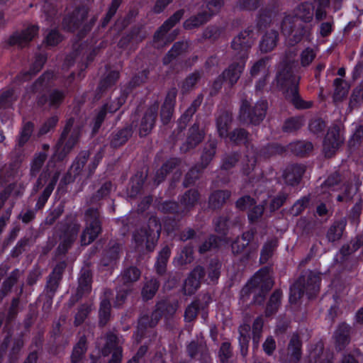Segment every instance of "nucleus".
<instances>
[{
	"label": "nucleus",
	"mask_w": 363,
	"mask_h": 363,
	"mask_svg": "<svg viewBox=\"0 0 363 363\" xmlns=\"http://www.w3.org/2000/svg\"><path fill=\"white\" fill-rule=\"evenodd\" d=\"M277 84L281 87L288 99L296 108H310L312 101H306L301 99L298 94V86L301 77L294 74L293 68L289 65H284L277 74Z\"/></svg>",
	"instance_id": "obj_1"
},
{
	"label": "nucleus",
	"mask_w": 363,
	"mask_h": 363,
	"mask_svg": "<svg viewBox=\"0 0 363 363\" xmlns=\"http://www.w3.org/2000/svg\"><path fill=\"white\" fill-rule=\"evenodd\" d=\"M162 226L157 217L152 216L147 223L136 229L133 238L135 249L140 252H152L160 238Z\"/></svg>",
	"instance_id": "obj_2"
},
{
	"label": "nucleus",
	"mask_w": 363,
	"mask_h": 363,
	"mask_svg": "<svg viewBox=\"0 0 363 363\" xmlns=\"http://www.w3.org/2000/svg\"><path fill=\"white\" fill-rule=\"evenodd\" d=\"M320 274L311 270L303 272L290 288V302L296 303L303 294L308 298L316 296L320 291Z\"/></svg>",
	"instance_id": "obj_3"
},
{
	"label": "nucleus",
	"mask_w": 363,
	"mask_h": 363,
	"mask_svg": "<svg viewBox=\"0 0 363 363\" xmlns=\"http://www.w3.org/2000/svg\"><path fill=\"white\" fill-rule=\"evenodd\" d=\"M273 286V281L267 269L258 271L253 277L245 284L240 291V297L243 301H247L249 296L253 294V301L262 304L266 294Z\"/></svg>",
	"instance_id": "obj_4"
},
{
	"label": "nucleus",
	"mask_w": 363,
	"mask_h": 363,
	"mask_svg": "<svg viewBox=\"0 0 363 363\" xmlns=\"http://www.w3.org/2000/svg\"><path fill=\"white\" fill-rule=\"evenodd\" d=\"M80 129L74 125V119L69 118L65 123L60 137L55 145L56 154L60 160L66 157L79 141Z\"/></svg>",
	"instance_id": "obj_5"
},
{
	"label": "nucleus",
	"mask_w": 363,
	"mask_h": 363,
	"mask_svg": "<svg viewBox=\"0 0 363 363\" xmlns=\"http://www.w3.org/2000/svg\"><path fill=\"white\" fill-rule=\"evenodd\" d=\"M280 29L291 46L300 43L308 32L307 27L302 22H299L296 16L287 12L283 14Z\"/></svg>",
	"instance_id": "obj_6"
},
{
	"label": "nucleus",
	"mask_w": 363,
	"mask_h": 363,
	"mask_svg": "<svg viewBox=\"0 0 363 363\" xmlns=\"http://www.w3.org/2000/svg\"><path fill=\"white\" fill-rule=\"evenodd\" d=\"M268 104L266 100H259L252 104L243 99L240 106L238 119L247 125H259L265 118Z\"/></svg>",
	"instance_id": "obj_7"
},
{
	"label": "nucleus",
	"mask_w": 363,
	"mask_h": 363,
	"mask_svg": "<svg viewBox=\"0 0 363 363\" xmlns=\"http://www.w3.org/2000/svg\"><path fill=\"white\" fill-rule=\"evenodd\" d=\"M85 228L81 235L82 245H88L94 242L101 233V220L97 208L90 207L84 213Z\"/></svg>",
	"instance_id": "obj_8"
},
{
	"label": "nucleus",
	"mask_w": 363,
	"mask_h": 363,
	"mask_svg": "<svg viewBox=\"0 0 363 363\" xmlns=\"http://www.w3.org/2000/svg\"><path fill=\"white\" fill-rule=\"evenodd\" d=\"M162 315H164L163 312L159 309V306L157 304L155 310L150 315L145 314L140 317L135 334L138 342L145 337H150L152 340L156 337V333L152 328L156 326Z\"/></svg>",
	"instance_id": "obj_9"
},
{
	"label": "nucleus",
	"mask_w": 363,
	"mask_h": 363,
	"mask_svg": "<svg viewBox=\"0 0 363 363\" xmlns=\"http://www.w3.org/2000/svg\"><path fill=\"white\" fill-rule=\"evenodd\" d=\"M254 35L253 28L247 27L233 39L231 48L236 60H247L249 52L255 43Z\"/></svg>",
	"instance_id": "obj_10"
},
{
	"label": "nucleus",
	"mask_w": 363,
	"mask_h": 363,
	"mask_svg": "<svg viewBox=\"0 0 363 363\" xmlns=\"http://www.w3.org/2000/svg\"><path fill=\"white\" fill-rule=\"evenodd\" d=\"M58 179L59 173L57 172L52 177L48 185L45 186L42 194L38 197L35 209H28L25 212H21L19 214L18 218L21 219L23 223L27 224L34 220L35 218V211L44 207L53 191Z\"/></svg>",
	"instance_id": "obj_11"
},
{
	"label": "nucleus",
	"mask_w": 363,
	"mask_h": 363,
	"mask_svg": "<svg viewBox=\"0 0 363 363\" xmlns=\"http://www.w3.org/2000/svg\"><path fill=\"white\" fill-rule=\"evenodd\" d=\"M256 233L257 230L252 228L244 232L241 237H238L231 244L232 252L240 255L246 252V256L249 257L258 248L257 243H251Z\"/></svg>",
	"instance_id": "obj_12"
},
{
	"label": "nucleus",
	"mask_w": 363,
	"mask_h": 363,
	"mask_svg": "<svg viewBox=\"0 0 363 363\" xmlns=\"http://www.w3.org/2000/svg\"><path fill=\"white\" fill-rule=\"evenodd\" d=\"M60 229L62 231V234L60 236V242L57 248V251L59 255H65L75 241L80 230V224L77 223L69 224L60 223Z\"/></svg>",
	"instance_id": "obj_13"
},
{
	"label": "nucleus",
	"mask_w": 363,
	"mask_h": 363,
	"mask_svg": "<svg viewBox=\"0 0 363 363\" xmlns=\"http://www.w3.org/2000/svg\"><path fill=\"white\" fill-rule=\"evenodd\" d=\"M344 138L340 134V128L337 125L331 126L324 138L323 152L325 157H333L342 145Z\"/></svg>",
	"instance_id": "obj_14"
},
{
	"label": "nucleus",
	"mask_w": 363,
	"mask_h": 363,
	"mask_svg": "<svg viewBox=\"0 0 363 363\" xmlns=\"http://www.w3.org/2000/svg\"><path fill=\"white\" fill-rule=\"evenodd\" d=\"M66 267V262L62 261L59 262L56 264L52 272L47 278L45 293L50 302H52V300L60 286Z\"/></svg>",
	"instance_id": "obj_15"
},
{
	"label": "nucleus",
	"mask_w": 363,
	"mask_h": 363,
	"mask_svg": "<svg viewBox=\"0 0 363 363\" xmlns=\"http://www.w3.org/2000/svg\"><path fill=\"white\" fill-rule=\"evenodd\" d=\"M10 343H11V345L9 351L8 357L11 363H14L17 362L21 356V352L24 346V340L21 336L11 340L10 335H6L0 344L1 356L6 353Z\"/></svg>",
	"instance_id": "obj_16"
},
{
	"label": "nucleus",
	"mask_w": 363,
	"mask_h": 363,
	"mask_svg": "<svg viewBox=\"0 0 363 363\" xmlns=\"http://www.w3.org/2000/svg\"><path fill=\"white\" fill-rule=\"evenodd\" d=\"M158 109L159 104L155 102L144 113L139 127V135L140 137L146 136L152 131L157 118Z\"/></svg>",
	"instance_id": "obj_17"
},
{
	"label": "nucleus",
	"mask_w": 363,
	"mask_h": 363,
	"mask_svg": "<svg viewBox=\"0 0 363 363\" xmlns=\"http://www.w3.org/2000/svg\"><path fill=\"white\" fill-rule=\"evenodd\" d=\"M206 275V271L201 266L196 267L189 274L185 280L184 285V293L185 295L191 296L199 288L201 281Z\"/></svg>",
	"instance_id": "obj_18"
},
{
	"label": "nucleus",
	"mask_w": 363,
	"mask_h": 363,
	"mask_svg": "<svg viewBox=\"0 0 363 363\" xmlns=\"http://www.w3.org/2000/svg\"><path fill=\"white\" fill-rule=\"evenodd\" d=\"M352 333V328L350 325L342 323L337 325L333 335L337 351L343 350L350 344Z\"/></svg>",
	"instance_id": "obj_19"
},
{
	"label": "nucleus",
	"mask_w": 363,
	"mask_h": 363,
	"mask_svg": "<svg viewBox=\"0 0 363 363\" xmlns=\"http://www.w3.org/2000/svg\"><path fill=\"white\" fill-rule=\"evenodd\" d=\"M147 35L146 30L143 26H136L123 35L118 42L120 48L135 46L141 43Z\"/></svg>",
	"instance_id": "obj_20"
},
{
	"label": "nucleus",
	"mask_w": 363,
	"mask_h": 363,
	"mask_svg": "<svg viewBox=\"0 0 363 363\" xmlns=\"http://www.w3.org/2000/svg\"><path fill=\"white\" fill-rule=\"evenodd\" d=\"M302 341L297 334H293L287 346L284 363H298L302 355Z\"/></svg>",
	"instance_id": "obj_21"
},
{
	"label": "nucleus",
	"mask_w": 363,
	"mask_h": 363,
	"mask_svg": "<svg viewBox=\"0 0 363 363\" xmlns=\"http://www.w3.org/2000/svg\"><path fill=\"white\" fill-rule=\"evenodd\" d=\"M237 60L232 62L221 74L225 81L228 82L230 86L237 83L245 67V60Z\"/></svg>",
	"instance_id": "obj_22"
},
{
	"label": "nucleus",
	"mask_w": 363,
	"mask_h": 363,
	"mask_svg": "<svg viewBox=\"0 0 363 363\" xmlns=\"http://www.w3.org/2000/svg\"><path fill=\"white\" fill-rule=\"evenodd\" d=\"M92 272L88 266L83 267L79 274L77 295L79 297L88 295L91 290Z\"/></svg>",
	"instance_id": "obj_23"
},
{
	"label": "nucleus",
	"mask_w": 363,
	"mask_h": 363,
	"mask_svg": "<svg viewBox=\"0 0 363 363\" xmlns=\"http://www.w3.org/2000/svg\"><path fill=\"white\" fill-rule=\"evenodd\" d=\"M67 92L65 90L52 89L48 96L43 95L38 99V104L43 106L48 103L51 108H57L64 101Z\"/></svg>",
	"instance_id": "obj_24"
},
{
	"label": "nucleus",
	"mask_w": 363,
	"mask_h": 363,
	"mask_svg": "<svg viewBox=\"0 0 363 363\" xmlns=\"http://www.w3.org/2000/svg\"><path fill=\"white\" fill-rule=\"evenodd\" d=\"M87 18V11L83 9L74 10L63 20V26L69 31L77 29Z\"/></svg>",
	"instance_id": "obj_25"
},
{
	"label": "nucleus",
	"mask_w": 363,
	"mask_h": 363,
	"mask_svg": "<svg viewBox=\"0 0 363 363\" xmlns=\"http://www.w3.org/2000/svg\"><path fill=\"white\" fill-rule=\"evenodd\" d=\"M38 27L31 26L22 31L21 33H15L9 38L11 45H18L21 48L25 47L30 41L33 40L37 34Z\"/></svg>",
	"instance_id": "obj_26"
},
{
	"label": "nucleus",
	"mask_w": 363,
	"mask_h": 363,
	"mask_svg": "<svg viewBox=\"0 0 363 363\" xmlns=\"http://www.w3.org/2000/svg\"><path fill=\"white\" fill-rule=\"evenodd\" d=\"M293 14L302 23H311L314 17V6L308 1L302 2L295 7Z\"/></svg>",
	"instance_id": "obj_27"
},
{
	"label": "nucleus",
	"mask_w": 363,
	"mask_h": 363,
	"mask_svg": "<svg viewBox=\"0 0 363 363\" xmlns=\"http://www.w3.org/2000/svg\"><path fill=\"white\" fill-rule=\"evenodd\" d=\"M108 246V249L101 258V263L103 266L113 267L119 259L121 245L116 242H111Z\"/></svg>",
	"instance_id": "obj_28"
},
{
	"label": "nucleus",
	"mask_w": 363,
	"mask_h": 363,
	"mask_svg": "<svg viewBox=\"0 0 363 363\" xmlns=\"http://www.w3.org/2000/svg\"><path fill=\"white\" fill-rule=\"evenodd\" d=\"M132 134L133 128L130 125L113 131L109 136L111 147L113 148H117L123 145L132 136Z\"/></svg>",
	"instance_id": "obj_29"
},
{
	"label": "nucleus",
	"mask_w": 363,
	"mask_h": 363,
	"mask_svg": "<svg viewBox=\"0 0 363 363\" xmlns=\"http://www.w3.org/2000/svg\"><path fill=\"white\" fill-rule=\"evenodd\" d=\"M304 172V166L301 164H292L286 168L283 174V177L286 184L295 186L300 182Z\"/></svg>",
	"instance_id": "obj_30"
},
{
	"label": "nucleus",
	"mask_w": 363,
	"mask_h": 363,
	"mask_svg": "<svg viewBox=\"0 0 363 363\" xmlns=\"http://www.w3.org/2000/svg\"><path fill=\"white\" fill-rule=\"evenodd\" d=\"M232 121L233 117L230 113L226 111L219 113L216 121V129L219 137L227 139Z\"/></svg>",
	"instance_id": "obj_31"
},
{
	"label": "nucleus",
	"mask_w": 363,
	"mask_h": 363,
	"mask_svg": "<svg viewBox=\"0 0 363 363\" xmlns=\"http://www.w3.org/2000/svg\"><path fill=\"white\" fill-rule=\"evenodd\" d=\"M204 135L203 130L199 128L197 123H195L189 130V135L182 149L187 151L195 147L203 140Z\"/></svg>",
	"instance_id": "obj_32"
},
{
	"label": "nucleus",
	"mask_w": 363,
	"mask_h": 363,
	"mask_svg": "<svg viewBox=\"0 0 363 363\" xmlns=\"http://www.w3.org/2000/svg\"><path fill=\"white\" fill-rule=\"evenodd\" d=\"M123 344V339L122 337H118L113 333H110L106 336V342L105 346L102 349V354L104 356H108L110 353L115 354L118 350L120 352V355L122 354V345Z\"/></svg>",
	"instance_id": "obj_33"
},
{
	"label": "nucleus",
	"mask_w": 363,
	"mask_h": 363,
	"mask_svg": "<svg viewBox=\"0 0 363 363\" xmlns=\"http://www.w3.org/2000/svg\"><path fill=\"white\" fill-rule=\"evenodd\" d=\"M279 40V33L276 30H270L265 33L259 43L261 52L267 53L272 51Z\"/></svg>",
	"instance_id": "obj_34"
},
{
	"label": "nucleus",
	"mask_w": 363,
	"mask_h": 363,
	"mask_svg": "<svg viewBox=\"0 0 363 363\" xmlns=\"http://www.w3.org/2000/svg\"><path fill=\"white\" fill-rule=\"evenodd\" d=\"M87 351V342L85 335L79 337L77 343L74 346L70 356L69 363H84L83 360Z\"/></svg>",
	"instance_id": "obj_35"
},
{
	"label": "nucleus",
	"mask_w": 363,
	"mask_h": 363,
	"mask_svg": "<svg viewBox=\"0 0 363 363\" xmlns=\"http://www.w3.org/2000/svg\"><path fill=\"white\" fill-rule=\"evenodd\" d=\"M184 14V9L177 11L161 26L159 30L155 34V39L159 40L162 38L163 35L181 20Z\"/></svg>",
	"instance_id": "obj_36"
},
{
	"label": "nucleus",
	"mask_w": 363,
	"mask_h": 363,
	"mask_svg": "<svg viewBox=\"0 0 363 363\" xmlns=\"http://www.w3.org/2000/svg\"><path fill=\"white\" fill-rule=\"evenodd\" d=\"M184 14V9L177 11L161 26L159 30L155 34V39L159 40L162 38L163 35L181 20Z\"/></svg>",
	"instance_id": "obj_37"
},
{
	"label": "nucleus",
	"mask_w": 363,
	"mask_h": 363,
	"mask_svg": "<svg viewBox=\"0 0 363 363\" xmlns=\"http://www.w3.org/2000/svg\"><path fill=\"white\" fill-rule=\"evenodd\" d=\"M269 57H264L255 62L251 67L250 74L251 77H257L258 76L269 77Z\"/></svg>",
	"instance_id": "obj_38"
},
{
	"label": "nucleus",
	"mask_w": 363,
	"mask_h": 363,
	"mask_svg": "<svg viewBox=\"0 0 363 363\" xmlns=\"http://www.w3.org/2000/svg\"><path fill=\"white\" fill-rule=\"evenodd\" d=\"M230 192L228 190H218L213 192L208 199L209 208L212 209L220 208L230 197Z\"/></svg>",
	"instance_id": "obj_39"
},
{
	"label": "nucleus",
	"mask_w": 363,
	"mask_h": 363,
	"mask_svg": "<svg viewBox=\"0 0 363 363\" xmlns=\"http://www.w3.org/2000/svg\"><path fill=\"white\" fill-rule=\"evenodd\" d=\"M194 260V250L190 245L184 246L180 252L174 258L173 263L177 267L191 263Z\"/></svg>",
	"instance_id": "obj_40"
},
{
	"label": "nucleus",
	"mask_w": 363,
	"mask_h": 363,
	"mask_svg": "<svg viewBox=\"0 0 363 363\" xmlns=\"http://www.w3.org/2000/svg\"><path fill=\"white\" fill-rule=\"evenodd\" d=\"M346 225L347 220L344 218L335 221L327 232L326 237L328 241L335 242L340 240Z\"/></svg>",
	"instance_id": "obj_41"
},
{
	"label": "nucleus",
	"mask_w": 363,
	"mask_h": 363,
	"mask_svg": "<svg viewBox=\"0 0 363 363\" xmlns=\"http://www.w3.org/2000/svg\"><path fill=\"white\" fill-rule=\"evenodd\" d=\"M179 163V160L176 158H172L167 161L162 167L158 169L154 178V182L156 185H159L162 182L166 176L175 169Z\"/></svg>",
	"instance_id": "obj_42"
},
{
	"label": "nucleus",
	"mask_w": 363,
	"mask_h": 363,
	"mask_svg": "<svg viewBox=\"0 0 363 363\" xmlns=\"http://www.w3.org/2000/svg\"><path fill=\"white\" fill-rule=\"evenodd\" d=\"M90 156V152L88 150L81 151L75 160L74 161L72 165L71 166L68 174L70 176H73L75 178L78 176L81 172L82 171L84 165L88 161V159Z\"/></svg>",
	"instance_id": "obj_43"
},
{
	"label": "nucleus",
	"mask_w": 363,
	"mask_h": 363,
	"mask_svg": "<svg viewBox=\"0 0 363 363\" xmlns=\"http://www.w3.org/2000/svg\"><path fill=\"white\" fill-rule=\"evenodd\" d=\"M189 44L187 41H181L175 43L171 50L163 58L164 65L169 64L174 59L179 55L187 52Z\"/></svg>",
	"instance_id": "obj_44"
},
{
	"label": "nucleus",
	"mask_w": 363,
	"mask_h": 363,
	"mask_svg": "<svg viewBox=\"0 0 363 363\" xmlns=\"http://www.w3.org/2000/svg\"><path fill=\"white\" fill-rule=\"evenodd\" d=\"M203 99L202 94H199L196 98L192 101L190 106L185 111L179 118V124H183L182 128H184L188 122L191 119L192 116L196 112L197 109L201 106Z\"/></svg>",
	"instance_id": "obj_45"
},
{
	"label": "nucleus",
	"mask_w": 363,
	"mask_h": 363,
	"mask_svg": "<svg viewBox=\"0 0 363 363\" xmlns=\"http://www.w3.org/2000/svg\"><path fill=\"white\" fill-rule=\"evenodd\" d=\"M250 134L242 128H235L230 132L227 137V140L234 145H247L249 142Z\"/></svg>",
	"instance_id": "obj_46"
},
{
	"label": "nucleus",
	"mask_w": 363,
	"mask_h": 363,
	"mask_svg": "<svg viewBox=\"0 0 363 363\" xmlns=\"http://www.w3.org/2000/svg\"><path fill=\"white\" fill-rule=\"evenodd\" d=\"M199 199V194L195 189L186 191L182 196L180 202L184 210V216L195 206Z\"/></svg>",
	"instance_id": "obj_47"
},
{
	"label": "nucleus",
	"mask_w": 363,
	"mask_h": 363,
	"mask_svg": "<svg viewBox=\"0 0 363 363\" xmlns=\"http://www.w3.org/2000/svg\"><path fill=\"white\" fill-rule=\"evenodd\" d=\"M217 147V141L216 140H209L203 148V153L201 157V164L199 166L203 169L213 158Z\"/></svg>",
	"instance_id": "obj_48"
},
{
	"label": "nucleus",
	"mask_w": 363,
	"mask_h": 363,
	"mask_svg": "<svg viewBox=\"0 0 363 363\" xmlns=\"http://www.w3.org/2000/svg\"><path fill=\"white\" fill-rule=\"evenodd\" d=\"M141 275L140 270L136 267H129L123 269L119 277V280L125 286H130L131 284L137 281Z\"/></svg>",
	"instance_id": "obj_49"
},
{
	"label": "nucleus",
	"mask_w": 363,
	"mask_h": 363,
	"mask_svg": "<svg viewBox=\"0 0 363 363\" xmlns=\"http://www.w3.org/2000/svg\"><path fill=\"white\" fill-rule=\"evenodd\" d=\"M210 18L211 15L208 14L207 11H204L186 20L184 23V27L185 29L191 30L206 23Z\"/></svg>",
	"instance_id": "obj_50"
},
{
	"label": "nucleus",
	"mask_w": 363,
	"mask_h": 363,
	"mask_svg": "<svg viewBox=\"0 0 363 363\" xmlns=\"http://www.w3.org/2000/svg\"><path fill=\"white\" fill-rule=\"evenodd\" d=\"M46 58L43 55H38L31 68L28 71L23 72L17 78L21 82H26L35 75L43 67Z\"/></svg>",
	"instance_id": "obj_51"
},
{
	"label": "nucleus",
	"mask_w": 363,
	"mask_h": 363,
	"mask_svg": "<svg viewBox=\"0 0 363 363\" xmlns=\"http://www.w3.org/2000/svg\"><path fill=\"white\" fill-rule=\"evenodd\" d=\"M113 190V184L111 182H105L101 186L87 201L89 206L98 203L103 199H106Z\"/></svg>",
	"instance_id": "obj_52"
},
{
	"label": "nucleus",
	"mask_w": 363,
	"mask_h": 363,
	"mask_svg": "<svg viewBox=\"0 0 363 363\" xmlns=\"http://www.w3.org/2000/svg\"><path fill=\"white\" fill-rule=\"evenodd\" d=\"M159 287L160 282L157 279H146L141 291L143 298L146 301L152 299L156 294Z\"/></svg>",
	"instance_id": "obj_53"
},
{
	"label": "nucleus",
	"mask_w": 363,
	"mask_h": 363,
	"mask_svg": "<svg viewBox=\"0 0 363 363\" xmlns=\"http://www.w3.org/2000/svg\"><path fill=\"white\" fill-rule=\"evenodd\" d=\"M171 254L170 248L166 245L159 252L157 262L155 263L156 272L158 274L162 275L166 272L167 263Z\"/></svg>",
	"instance_id": "obj_54"
},
{
	"label": "nucleus",
	"mask_w": 363,
	"mask_h": 363,
	"mask_svg": "<svg viewBox=\"0 0 363 363\" xmlns=\"http://www.w3.org/2000/svg\"><path fill=\"white\" fill-rule=\"evenodd\" d=\"M256 164L257 157L255 155H246L242 164L241 172L244 176L249 178L250 182H252L255 179L253 172L255 169Z\"/></svg>",
	"instance_id": "obj_55"
},
{
	"label": "nucleus",
	"mask_w": 363,
	"mask_h": 363,
	"mask_svg": "<svg viewBox=\"0 0 363 363\" xmlns=\"http://www.w3.org/2000/svg\"><path fill=\"white\" fill-rule=\"evenodd\" d=\"M250 326L249 325H243L239 328V344L242 357H245L247 354L248 345L250 339Z\"/></svg>",
	"instance_id": "obj_56"
},
{
	"label": "nucleus",
	"mask_w": 363,
	"mask_h": 363,
	"mask_svg": "<svg viewBox=\"0 0 363 363\" xmlns=\"http://www.w3.org/2000/svg\"><path fill=\"white\" fill-rule=\"evenodd\" d=\"M202 75L203 72L199 70H196L189 74L182 82V91L183 93H187L194 89L198 82L202 77Z\"/></svg>",
	"instance_id": "obj_57"
},
{
	"label": "nucleus",
	"mask_w": 363,
	"mask_h": 363,
	"mask_svg": "<svg viewBox=\"0 0 363 363\" xmlns=\"http://www.w3.org/2000/svg\"><path fill=\"white\" fill-rule=\"evenodd\" d=\"M333 85L335 86L333 99L335 101H340L347 96L349 85L345 80L340 78L334 80Z\"/></svg>",
	"instance_id": "obj_58"
},
{
	"label": "nucleus",
	"mask_w": 363,
	"mask_h": 363,
	"mask_svg": "<svg viewBox=\"0 0 363 363\" xmlns=\"http://www.w3.org/2000/svg\"><path fill=\"white\" fill-rule=\"evenodd\" d=\"M282 293L280 290H275L270 296L269 301L267 303L265 315L266 316H271L276 313L281 303V298Z\"/></svg>",
	"instance_id": "obj_59"
},
{
	"label": "nucleus",
	"mask_w": 363,
	"mask_h": 363,
	"mask_svg": "<svg viewBox=\"0 0 363 363\" xmlns=\"http://www.w3.org/2000/svg\"><path fill=\"white\" fill-rule=\"evenodd\" d=\"M289 148L295 155L304 157L313 148V145L308 141H297L289 145Z\"/></svg>",
	"instance_id": "obj_60"
},
{
	"label": "nucleus",
	"mask_w": 363,
	"mask_h": 363,
	"mask_svg": "<svg viewBox=\"0 0 363 363\" xmlns=\"http://www.w3.org/2000/svg\"><path fill=\"white\" fill-rule=\"evenodd\" d=\"M54 77L52 72H45L33 84L31 89L33 93L43 91L50 86Z\"/></svg>",
	"instance_id": "obj_61"
},
{
	"label": "nucleus",
	"mask_w": 363,
	"mask_h": 363,
	"mask_svg": "<svg viewBox=\"0 0 363 363\" xmlns=\"http://www.w3.org/2000/svg\"><path fill=\"white\" fill-rule=\"evenodd\" d=\"M35 240L32 236H24L21 238L16 243V246L11 251V256L13 258L19 257L23 252L26 250L28 247L32 245Z\"/></svg>",
	"instance_id": "obj_62"
},
{
	"label": "nucleus",
	"mask_w": 363,
	"mask_h": 363,
	"mask_svg": "<svg viewBox=\"0 0 363 363\" xmlns=\"http://www.w3.org/2000/svg\"><path fill=\"white\" fill-rule=\"evenodd\" d=\"M17 99V95L12 88L3 89L0 91V108L10 107Z\"/></svg>",
	"instance_id": "obj_63"
},
{
	"label": "nucleus",
	"mask_w": 363,
	"mask_h": 363,
	"mask_svg": "<svg viewBox=\"0 0 363 363\" xmlns=\"http://www.w3.org/2000/svg\"><path fill=\"white\" fill-rule=\"evenodd\" d=\"M304 125V119L302 116L291 117L286 119L283 125L282 130L285 133H294Z\"/></svg>",
	"instance_id": "obj_64"
}]
</instances>
